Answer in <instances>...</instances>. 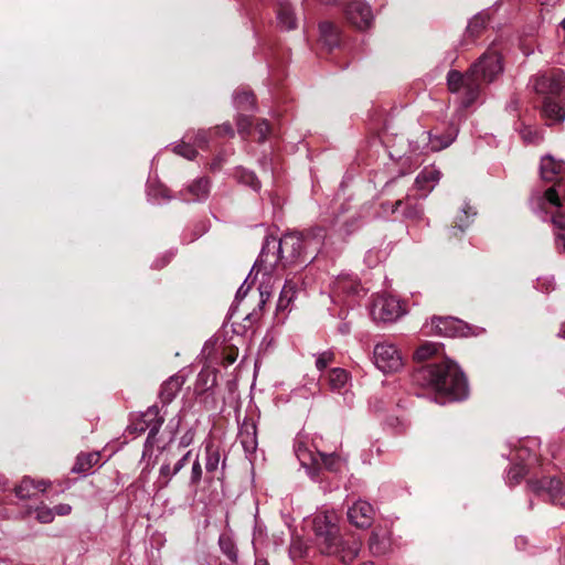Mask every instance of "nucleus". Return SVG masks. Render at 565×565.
I'll return each mask as SVG.
<instances>
[{
	"label": "nucleus",
	"mask_w": 565,
	"mask_h": 565,
	"mask_svg": "<svg viewBox=\"0 0 565 565\" xmlns=\"http://www.w3.org/2000/svg\"><path fill=\"white\" fill-rule=\"evenodd\" d=\"M311 243L310 237L297 233L286 234L279 239L267 237L249 275L254 269L269 275L278 265L286 267L296 263L305 264L308 260L306 253Z\"/></svg>",
	"instance_id": "1"
},
{
	"label": "nucleus",
	"mask_w": 565,
	"mask_h": 565,
	"mask_svg": "<svg viewBox=\"0 0 565 565\" xmlns=\"http://www.w3.org/2000/svg\"><path fill=\"white\" fill-rule=\"evenodd\" d=\"M316 545L326 555L337 556L342 563H351L361 550V542L354 536L343 539L333 514L319 513L312 520Z\"/></svg>",
	"instance_id": "2"
},
{
	"label": "nucleus",
	"mask_w": 565,
	"mask_h": 565,
	"mask_svg": "<svg viewBox=\"0 0 565 565\" xmlns=\"http://www.w3.org/2000/svg\"><path fill=\"white\" fill-rule=\"evenodd\" d=\"M414 379L420 385L449 395L452 401H461L468 396L467 379L458 364L449 359L420 367Z\"/></svg>",
	"instance_id": "3"
},
{
	"label": "nucleus",
	"mask_w": 565,
	"mask_h": 565,
	"mask_svg": "<svg viewBox=\"0 0 565 565\" xmlns=\"http://www.w3.org/2000/svg\"><path fill=\"white\" fill-rule=\"evenodd\" d=\"M476 67H470L465 74L451 70L447 74V85L451 93L461 95V105L471 106L480 95V83L475 76Z\"/></svg>",
	"instance_id": "4"
},
{
	"label": "nucleus",
	"mask_w": 565,
	"mask_h": 565,
	"mask_svg": "<svg viewBox=\"0 0 565 565\" xmlns=\"http://www.w3.org/2000/svg\"><path fill=\"white\" fill-rule=\"evenodd\" d=\"M373 362L384 374L398 372L404 365L402 353L390 342H381L374 347Z\"/></svg>",
	"instance_id": "5"
},
{
	"label": "nucleus",
	"mask_w": 565,
	"mask_h": 565,
	"mask_svg": "<svg viewBox=\"0 0 565 565\" xmlns=\"http://www.w3.org/2000/svg\"><path fill=\"white\" fill-rule=\"evenodd\" d=\"M527 486L532 492L547 498L553 504L565 507V486L556 478L530 479Z\"/></svg>",
	"instance_id": "6"
},
{
	"label": "nucleus",
	"mask_w": 565,
	"mask_h": 565,
	"mask_svg": "<svg viewBox=\"0 0 565 565\" xmlns=\"http://www.w3.org/2000/svg\"><path fill=\"white\" fill-rule=\"evenodd\" d=\"M533 89L545 97L561 96L565 93V75L561 70L550 74H537L531 78Z\"/></svg>",
	"instance_id": "7"
},
{
	"label": "nucleus",
	"mask_w": 565,
	"mask_h": 565,
	"mask_svg": "<svg viewBox=\"0 0 565 565\" xmlns=\"http://www.w3.org/2000/svg\"><path fill=\"white\" fill-rule=\"evenodd\" d=\"M470 67H476L475 76L478 78L480 86L483 83H491L502 73L501 56L497 51H487Z\"/></svg>",
	"instance_id": "8"
},
{
	"label": "nucleus",
	"mask_w": 565,
	"mask_h": 565,
	"mask_svg": "<svg viewBox=\"0 0 565 565\" xmlns=\"http://www.w3.org/2000/svg\"><path fill=\"white\" fill-rule=\"evenodd\" d=\"M374 320L393 322L404 315L399 301L392 296H377L371 308Z\"/></svg>",
	"instance_id": "9"
},
{
	"label": "nucleus",
	"mask_w": 565,
	"mask_h": 565,
	"mask_svg": "<svg viewBox=\"0 0 565 565\" xmlns=\"http://www.w3.org/2000/svg\"><path fill=\"white\" fill-rule=\"evenodd\" d=\"M233 104L238 111L236 125L239 134H249L252 122L249 116L245 113H254L256 110L255 97L252 92H235Z\"/></svg>",
	"instance_id": "10"
},
{
	"label": "nucleus",
	"mask_w": 565,
	"mask_h": 565,
	"mask_svg": "<svg viewBox=\"0 0 565 565\" xmlns=\"http://www.w3.org/2000/svg\"><path fill=\"white\" fill-rule=\"evenodd\" d=\"M139 417L143 424V428L148 430V436L145 441V456L147 452L151 451L153 446L158 443V435L164 423V416L160 414L158 406L152 405L141 413Z\"/></svg>",
	"instance_id": "11"
},
{
	"label": "nucleus",
	"mask_w": 565,
	"mask_h": 565,
	"mask_svg": "<svg viewBox=\"0 0 565 565\" xmlns=\"http://www.w3.org/2000/svg\"><path fill=\"white\" fill-rule=\"evenodd\" d=\"M347 20L358 30H366L371 28L374 21V14L371 6L364 0H352L345 9Z\"/></svg>",
	"instance_id": "12"
},
{
	"label": "nucleus",
	"mask_w": 565,
	"mask_h": 565,
	"mask_svg": "<svg viewBox=\"0 0 565 565\" xmlns=\"http://www.w3.org/2000/svg\"><path fill=\"white\" fill-rule=\"evenodd\" d=\"M426 329H430L427 333H434L443 337H458V335H467L465 331L468 329L460 320L454 319L450 317L447 318H437L434 317L430 323L425 326Z\"/></svg>",
	"instance_id": "13"
},
{
	"label": "nucleus",
	"mask_w": 565,
	"mask_h": 565,
	"mask_svg": "<svg viewBox=\"0 0 565 565\" xmlns=\"http://www.w3.org/2000/svg\"><path fill=\"white\" fill-rule=\"evenodd\" d=\"M374 509L363 500H358L348 509V519L356 527H369L373 522Z\"/></svg>",
	"instance_id": "14"
},
{
	"label": "nucleus",
	"mask_w": 565,
	"mask_h": 565,
	"mask_svg": "<svg viewBox=\"0 0 565 565\" xmlns=\"http://www.w3.org/2000/svg\"><path fill=\"white\" fill-rule=\"evenodd\" d=\"M237 438L247 456L255 454L258 446V440L257 426L253 418L243 419L239 425Z\"/></svg>",
	"instance_id": "15"
},
{
	"label": "nucleus",
	"mask_w": 565,
	"mask_h": 565,
	"mask_svg": "<svg viewBox=\"0 0 565 565\" xmlns=\"http://www.w3.org/2000/svg\"><path fill=\"white\" fill-rule=\"evenodd\" d=\"M440 177V171L434 166L425 167L419 172L415 179V188L422 192V198H426L427 194L438 184Z\"/></svg>",
	"instance_id": "16"
},
{
	"label": "nucleus",
	"mask_w": 565,
	"mask_h": 565,
	"mask_svg": "<svg viewBox=\"0 0 565 565\" xmlns=\"http://www.w3.org/2000/svg\"><path fill=\"white\" fill-rule=\"evenodd\" d=\"M531 205L532 210L535 213L542 212L544 214L542 216L544 221L546 220V216L551 214V222L556 228L554 235L556 233H562L563 231H565V213L561 211L562 207H554L550 204H545L544 206H542L539 204L537 195L532 198Z\"/></svg>",
	"instance_id": "17"
},
{
	"label": "nucleus",
	"mask_w": 565,
	"mask_h": 565,
	"mask_svg": "<svg viewBox=\"0 0 565 565\" xmlns=\"http://www.w3.org/2000/svg\"><path fill=\"white\" fill-rule=\"evenodd\" d=\"M210 181L206 178H199L189 184L181 194L184 200L192 202H201L209 196Z\"/></svg>",
	"instance_id": "18"
},
{
	"label": "nucleus",
	"mask_w": 565,
	"mask_h": 565,
	"mask_svg": "<svg viewBox=\"0 0 565 565\" xmlns=\"http://www.w3.org/2000/svg\"><path fill=\"white\" fill-rule=\"evenodd\" d=\"M185 379L183 375H172L170 376L161 386L159 397L163 404L171 403L181 387L183 386Z\"/></svg>",
	"instance_id": "19"
},
{
	"label": "nucleus",
	"mask_w": 565,
	"mask_h": 565,
	"mask_svg": "<svg viewBox=\"0 0 565 565\" xmlns=\"http://www.w3.org/2000/svg\"><path fill=\"white\" fill-rule=\"evenodd\" d=\"M349 373L340 367L332 369L329 373V385L333 392L344 395V399L348 398L349 390Z\"/></svg>",
	"instance_id": "20"
},
{
	"label": "nucleus",
	"mask_w": 565,
	"mask_h": 565,
	"mask_svg": "<svg viewBox=\"0 0 565 565\" xmlns=\"http://www.w3.org/2000/svg\"><path fill=\"white\" fill-rule=\"evenodd\" d=\"M542 115L550 121L548 124L561 122L565 119V108L551 97H545L542 106Z\"/></svg>",
	"instance_id": "21"
},
{
	"label": "nucleus",
	"mask_w": 565,
	"mask_h": 565,
	"mask_svg": "<svg viewBox=\"0 0 565 565\" xmlns=\"http://www.w3.org/2000/svg\"><path fill=\"white\" fill-rule=\"evenodd\" d=\"M320 31V41L327 46L329 50L339 45L340 42V32L335 24L329 21L321 22L319 24Z\"/></svg>",
	"instance_id": "22"
},
{
	"label": "nucleus",
	"mask_w": 565,
	"mask_h": 565,
	"mask_svg": "<svg viewBox=\"0 0 565 565\" xmlns=\"http://www.w3.org/2000/svg\"><path fill=\"white\" fill-rule=\"evenodd\" d=\"M333 291L339 295H355L360 291V284L356 277L349 274H342L339 275L333 282Z\"/></svg>",
	"instance_id": "23"
},
{
	"label": "nucleus",
	"mask_w": 565,
	"mask_h": 565,
	"mask_svg": "<svg viewBox=\"0 0 565 565\" xmlns=\"http://www.w3.org/2000/svg\"><path fill=\"white\" fill-rule=\"evenodd\" d=\"M565 198V181L558 182L555 186L547 189L542 195H537L539 204H550L554 207H562L561 196Z\"/></svg>",
	"instance_id": "24"
},
{
	"label": "nucleus",
	"mask_w": 565,
	"mask_h": 565,
	"mask_svg": "<svg viewBox=\"0 0 565 565\" xmlns=\"http://www.w3.org/2000/svg\"><path fill=\"white\" fill-rule=\"evenodd\" d=\"M277 24L281 30L290 31L297 26V18L289 3H280L277 10Z\"/></svg>",
	"instance_id": "25"
},
{
	"label": "nucleus",
	"mask_w": 565,
	"mask_h": 565,
	"mask_svg": "<svg viewBox=\"0 0 565 565\" xmlns=\"http://www.w3.org/2000/svg\"><path fill=\"white\" fill-rule=\"evenodd\" d=\"M100 459L99 452H89V454H82L78 455L76 458V462L74 467L72 468L73 472L76 473H83L86 475L89 472V470L98 465Z\"/></svg>",
	"instance_id": "26"
},
{
	"label": "nucleus",
	"mask_w": 565,
	"mask_h": 565,
	"mask_svg": "<svg viewBox=\"0 0 565 565\" xmlns=\"http://www.w3.org/2000/svg\"><path fill=\"white\" fill-rule=\"evenodd\" d=\"M563 162L556 161L551 156H545L541 160V175L546 181H553L563 170Z\"/></svg>",
	"instance_id": "27"
},
{
	"label": "nucleus",
	"mask_w": 565,
	"mask_h": 565,
	"mask_svg": "<svg viewBox=\"0 0 565 565\" xmlns=\"http://www.w3.org/2000/svg\"><path fill=\"white\" fill-rule=\"evenodd\" d=\"M370 551L374 555L385 554L391 546V537L387 533L373 531L369 542Z\"/></svg>",
	"instance_id": "28"
},
{
	"label": "nucleus",
	"mask_w": 565,
	"mask_h": 565,
	"mask_svg": "<svg viewBox=\"0 0 565 565\" xmlns=\"http://www.w3.org/2000/svg\"><path fill=\"white\" fill-rule=\"evenodd\" d=\"M428 135V147L431 151H440L450 146L457 137V130H451L446 135Z\"/></svg>",
	"instance_id": "29"
},
{
	"label": "nucleus",
	"mask_w": 565,
	"mask_h": 565,
	"mask_svg": "<svg viewBox=\"0 0 565 565\" xmlns=\"http://www.w3.org/2000/svg\"><path fill=\"white\" fill-rule=\"evenodd\" d=\"M340 465V457L335 454H324L321 451L316 452V457H312V466H323L328 470H337Z\"/></svg>",
	"instance_id": "30"
},
{
	"label": "nucleus",
	"mask_w": 565,
	"mask_h": 565,
	"mask_svg": "<svg viewBox=\"0 0 565 565\" xmlns=\"http://www.w3.org/2000/svg\"><path fill=\"white\" fill-rule=\"evenodd\" d=\"M183 417H184L183 413L179 412L177 415H174L173 417H171L169 419V422L166 426V429H164V431L169 435V439H168L167 445H164L162 447L163 450H167L171 447L172 443L175 439L178 431L180 430V428L182 426Z\"/></svg>",
	"instance_id": "31"
},
{
	"label": "nucleus",
	"mask_w": 565,
	"mask_h": 565,
	"mask_svg": "<svg viewBox=\"0 0 565 565\" xmlns=\"http://www.w3.org/2000/svg\"><path fill=\"white\" fill-rule=\"evenodd\" d=\"M405 203L401 207V214L408 220H420L423 216V207L414 202L409 196L403 200Z\"/></svg>",
	"instance_id": "32"
},
{
	"label": "nucleus",
	"mask_w": 565,
	"mask_h": 565,
	"mask_svg": "<svg viewBox=\"0 0 565 565\" xmlns=\"http://www.w3.org/2000/svg\"><path fill=\"white\" fill-rule=\"evenodd\" d=\"M218 545H220L222 553L224 555H226L231 562H233V563L237 562V559H238L237 547L231 536L225 535V534L221 535L218 539Z\"/></svg>",
	"instance_id": "33"
},
{
	"label": "nucleus",
	"mask_w": 565,
	"mask_h": 565,
	"mask_svg": "<svg viewBox=\"0 0 565 565\" xmlns=\"http://www.w3.org/2000/svg\"><path fill=\"white\" fill-rule=\"evenodd\" d=\"M476 215L477 212L475 209L466 203L461 209V214L456 218V225L454 228H458L460 232H463L470 225Z\"/></svg>",
	"instance_id": "34"
},
{
	"label": "nucleus",
	"mask_w": 565,
	"mask_h": 565,
	"mask_svg": "<svg viewBox=\"0 0 565 565\" xmlns=\"http://www.w3.org/2000/svg\"><path fill=\"white\" fill-rule=\"evenodd\" d=\"M205 452H206L205 469L207 472H214L220 465V460H221L220 451L213 444H206Z\"/></svg>",
	"instance_id": "35"
},
{
	"label": "nucleus",
	"mask_w": 565,
	"mask_h": 565,
	"mask_svg": "<svg viewBox=\"0 0 565 565\" xmlns=\"http://www.w3.org/2000/svg\"><path fill=\"white\" fill-rule=\"evenodd\" d=\"M440 345L436 342H425L422 344L414 353V359L416 361H425L438 353Z\"/></svg>",
	"instance_id": "36"
},
{
	"label": "nucleus",
	"mask_w": 565,
	"mask_h": 565,
	"mask_svg": "<svg viewBox=\"0 0 565 565\" xmlns=\"http://www.w3.org/2000/svg\"><path fill=\"white\" fill-rule=\"evenodd\" d=\"M236 178L241 183L250 186L255 191H258L260 189L259 180L257 179L256 174L249 170H238Z\"/></svg>",
	"instance_id": "37"
},
{
	"label": "nucleus",
	"mask_w": 565,
	"mask_h": 565,
	"mask_svg": "<svg viewBox=\"0 0 565 565\" xmlns=\"http://www.w3.org/2000/svg\"><path fill=\"white\" fill-rule=\"evenodd\" d=\"M173 152L188 159L193 160L196 157V149L189 142V140H182L180 143L173 147Z\"/></svg>",
	"instance_id": "38"
},
{
	"label": "nucleus",
	"mask_w": 565,
	"mask_h": 565,
	"mask_svg": "<svg viewBox=\"0 0 565 565\" xmlns=\"http://www.w3.org/2000/svg\"><path fill=\"white\" fill-rule=\"evenodd\" d=\"M295 452L302 467L309 468L312 465V457H316V452H311L305 445L297 444Z\"/></svg>",
	"instance_id": "39"
},
{
	"label": "nucleus",
	"mask_w": 565,
	"mask_h": 565,
	"mask_svg": "<svg viewBox=\"0 0 565 565\" xmlns=\"http://www.w3.org/2000/svg\"><path fill=\"white\" fill-rule=\"evenodd\" d=\"M520 135L524 142L532 145H537L543 139L541 132L530 126H524L520 130Z\"/></svg>",
	"instance_id": "40"
},
{
	"label": "nucleus",
	"mask_w": 565,
	"mask_h": 565,
	"mask_svg": "<svg viewBox=\"0 0 565 565\" xmlns=\"http://www.w3.org/2000/svg\"><path fill=\"white\" fill-rule=\"evenodd\" d=\"M486 23H487V18L484 14L482 13H479L477 15H475L468 23L467 25V32L471 35V36H475L477 34H479V32L486 26Z\"/></svg>",
	"instance_id": "41"
},
{
	"label": "nucleus",
	"mask_w": 565,
	"mask_h": 565,
	"mask_svg": "<svg viewBox=\"0 0 565 565\" xmlns=\"http://www.w3.org/2000/svg\"><path fill=\"white\" fill-rule=\"evenodd\" d=\"M537 446V440L535 438H527L522 441V445L519 449H516V454L512 459L515 460H525L530 456V450L533 447Z\"/></svg>",
	"instance_id": "42"
},
{
	"label": "nucleus",
	"mask_w": 565,
	"mask_h": 565,
	"mask_svg": "<svg viewBox=\"0 0 565 565\" xmlns=\"http://www.w3.org/2000/svg\"><path fill=\"white\" fill-rule=\"evenodd\" d=\"M185 140H189V142H192L191 145L195 147L203 148L207 143V131L205 130H198L196 132H188L184 136Z\"/></svg>",
	"instance_id": "43"
},
{
	"label": "nucleus",
	"mask_w": 565,
	"mask_h": 565,
	"mask_svg": "<svg viewBox=\"0 0 565 565\" xmlns=\"http://www.w3.org/2000/svg\"><path fill=\"white\" fill-rule=\"evenodd\" d=\"M525 473H526V470H525L524 466L516 465V466L512 467L508 472L507 483L510 487L518 484L521 481V479L524 477Z\"/></svg>",
	"instance_id": "44"
},
{
	"label": "nucleus",
	"mask_w": 565,
	"mask_h": 565,
	"mask_svg": "<svg viewBox=\"0 0 565 565\" xmlns=\"http://www.w3.org/2000/svg\"><path fill=\"white\" fill-rule=\"evenodd\" d=\"M334 360V353L330 350L319 353L316 358V367L323 371Z\"/></svg>",
	"instance_id": "45"
},
{
	"label": "nucleus",
	"mask_w": 565,
	"mask_h": 565,
	"mask_svg": "<svg viewBox=\"0 0 565 565\" xmlns=\"http://www.w3.org/2000/svg\"><path fill=\"white\" fill-rule=\"evenodd\" d=\"M34 481L30 478H24L21 483L15 488L17 497L21 499L30 498L32 493L30 492V488H33Z\"/></svg>",
	"instance_id": "46"
},
{
	"label": "nucleus",
	"mask_w": 565,
	"mask_h": 565,
	"mask_svg": "<svg viewBox=\"0 0 565 565\" xmlns=\"http://www.w3.org/2000/svg\"><path fill=\"white\" fill-rule=\"evenodd\" d=\"M36 520L41 523H51L54 520L53 509L42 505L36 509Z\"/></svg>",
	"instance_id": "47"
},
{
	"label": "nucleus",
	"mask_w": 565,
	"mask_h": 565,
	"mask_svg": "<svg viewBox=\"0 0 565 565\" xmlns=\"http://www.w3.org/2000/svg\"><path fill=\"white\" fill-rule=\"evenodd\" d=\"M148 196H149V200L152 201L153 203H161V200L159 199V196L163 201L170 200V195L168 194V190L166 188H162V186H160L158 189H149Z\"/></svg>",
	"instance_id": "48"
},
{
	"label": "nucleus",
	"mask_w": 565,
	"mask_h": 565,
	"mask_svg": "<svg viewBox=\"0 0 565 565\" xmlns=\"http://www.w3.org/2000/svg\"><path fill=\"white\" fill-rule=\"evenodd\" d=\"M194 436H195V428L194 427H188L184 433L182 434V436L180 437L179 441H178V446L180 448H186L189 447L193 440H194Z\"/></svg>",
	"instance_id": "49"
},
{
	"label": "nucleus",
	"mask_w": 565,
	"mask_h": 565,
	"mask_svg": "<svg viewBox=\"0 0 565 565\" xmlns=\"http://www.w3.org/2000/svg\"><path fill=\"white\" fill-rule=\"evenodd\" d=\"M159 475L164 479V484H168L172 477L177 475V472H174L173 467L171 468V462L166 461L160 467Z\"/></svg>",
	"instance_id": "50"
},
{
	"label": "nucleus",
	"mask_w": 565,
	"mask_h": 565,
	"mask_svg": "<svg viewBox=\"0 0 565 565\" xmlns=\"http://www.w3.org/2000/svg\"><path fill=\"white\" fill-rule=\"evenodd\" d=\"M536 289L542 292H548L554 289L553 277H540L537 278Z\"/></svg>",
	"instance_id": "51"
},
{
	"label": "nucleus",
	"mask_w": 565,
	"mask_h": 565,
	"mask_svg": "<svg viewBox=\"0 0 565 565\" xmlns=\"http://www.w3.org/2000/svg\"><path fill=\"white\" fill-rule=\"evenodd\" d=\"M202 479V467L196 458L192 465L190 481L192 484H198Z\"/></svg>",
	"instance_id": "52"
},
{
	"label": "nucleus",
	"mask_w": 565,
	"mask_h": 565,
	"mask_svg": "<svg viewBox=\"0 0 565 565\" xmlns=\"http://www.w3.org/2000/svg\"><path fill=\"white\" fill-rule=\"evenodd\" d=\"M403 200H397L395 202H384L382 203V209L385 213L395 214L401 210V207L404 205Z\"/></svg>",
	"instance_id": "53"
},
{
	"label": "nucleus",
	"mask_w": 565,
	"mask_h": 565,
	"mask_svg": "<svg viewBox=\"0 0 565 565\" xmlns=\"http://www.w3.org/2000/svg\"><path fill=\"white\" fill-rule=\"evenodd\" d=\"M295 294H296L295 285L290 281H286V284L284 285V287L280 291V295L282 297H285L286 299H288L289 302H291Z\"/></svg>",
	"instance_id": "54"
},
{
	"label": "nucleus",
	"mask_w": 565,
	"mask_h": 565,
	"mask_svg": "<svg viewBox=\"0 0 565 565\" xmlns=\"http://www.w3.org/2000/svg\"><path fill=\"white\" fill-rule=\"evenodd\" d=\"M256 131L259 135V141H264L270 131L269 124L266 120H263L262 122L257 124Z\"/></svg>",
	"instance_id": "55"
},
{
	"label": "nucleus",
	"mask_w": 565,
	"mask_h": 565,
	"mask_svg": "<svg viewBox=\"0 0 565 565\" xmlns=\"http://www.w3.org/2000/svg\"><path fill=\"white\" fill-rule=\"evenodd\" d=\"M127 430L130 433V434H142L145 433L147 429L143 428V424L142 422L140 420V417L138 418L137 422L135 423H131L128 427H127Z\"/></svg>",
	"instance_id": "56"
},
{
	"label": "nucleus",
	"mask_w": 565,
	"mask_h": 565,
	"mask_svg": "<svg viewBox=\"0 0 565 565\" xmlns=\"http://www.w3.org/2000/svg\"><path fill=\"white\" fill-rule=\"evenodd\" d=\"M191 454H192V451L188 450V451H185L182 455V457L173 466L174 472L178 473L185 466V463L188 462Z\"/></svg>",
	"instance_id": "57"
},
{
	"label": "nucleus",
	"mask_w": 565,
	"mask_h": 565,
	"mask_svg": "<svg viewBox=\"0 0 565 565\" xmlns=\"http://www.w3.org/2000/svg\"><path fill=\"white\" fill-rule=\"evenodd\" d=\"M53 511L54 515H68L72 511V507L67 503H60L54 507Z\"/></svg>",
	"instance_id": "58"
},
{
	"label": "nucleus",
	"mask_w": 565,
	"mask_h": 565,
	"mask_svg": "<svg viewBox=\"0 0 565 565\" xmlns=\"http://www.w3.org/2000/svg\"><path fill=\"white\" fill-rule=\"evenodd\" d=\"M555 247L559 252H565V230L555 234Z\"/></svg>",
	"instance_id": "59"
},
{
	"label": "nucleus",
	"mask_w": 565,
	"mask_h": 565,
	"mask_svg": "<svg viewBox=\"0 0 565 565\" xmlns=\"http://www.w3.org/2000/svg\"><path fill=\"white\" fill-rule=\"evenodd\" d=\"M246 281H247V279L238 288V290L236 292V299L244 298L245 295L247 294V291L249 290V286H246Z\"/></svg>",
	"instance_id": "60"
},
{
	"label": "nucleus",
	"mask_w": 565,
	"mask_h": 565,
	"mask_svg": "<svg viewBox=\"0 0 565 565\" xmlns=\"http://www.w3.org/2000/svg\"><path fill=\"white\" fill-rule=\"evenodd\" d=\"M172 257H173V253H172V252H169V253H167V254L164 255L163 260H162L161 263H159V260H156V262H154V264H153V266H154L156 268H161V267L166 266V264H168V263H169V260H170Z\"/></svg>",
	"instance_id": "61"
},
{
	"label": "nucleus",
	"mask_w": 565,
	"mask_h": 565,
	"mask_svg": "<svg viewBox=\"0 0 565 565\" xmlns=\"http://www.w3.org/2000/svg\"><path fill=\"white\" fill-rule=\"evenodd\" d=\"M290 305V302L288 301V299H286L285 297H282L281 295L279 296V299H278V303H277V308L279 310H285L288 308V306Z\"/></svg>",
	"instance_id": "62"
},
{
	"label": "nucleus",
	"mask_w": 565,
	"mask_h": 565,
	"mask_svg": "<svg viewBox=\"0 0 565 565\" xmlns=\"http://www.w3.org/2000/svg\"><path fill=\"white\" fill-rule=\"evenodd\" d=\"M220 129L226 134V135H230V136H233L234 135V130L232 128V126L230 124H224L220 127Z\"/></svg>",
	"instance_id": "63"
},
{
	"label": "nucleus",
	"mask_w": 565,
	"mask_h": 565,
	"mask_svg": "<svg viewBox=\"0 0 565 565\" xmlns=\"http://www.w3.org/2000/svg\"><path fill=\"white\" fill-rule=\"evenodd\" d=\"M47 484L49 483L46 481L42 480V481H39L38 483L34 482L33 488L39 489L40 491H45Z\"/></svg>",
	"instance_id": "64"
}]
</instances>
